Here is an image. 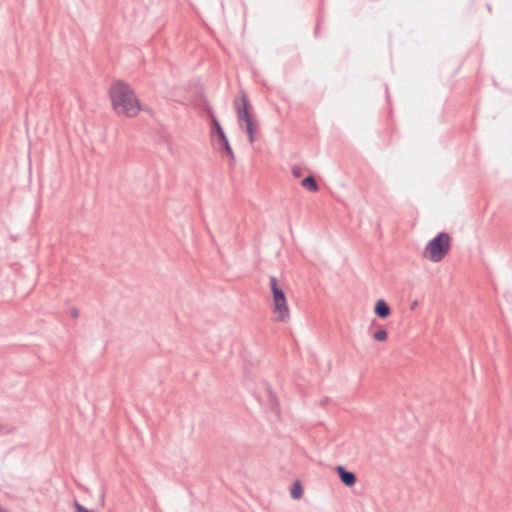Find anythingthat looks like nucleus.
Segmentation results:
<instances>
[{"label": "nucleus", "mask_w": 512, "mask_h": 512, "mask_svg": "<svg viewBox=\"0 0 512 512\" xmlns=\"http://www.w3.org/2000/svg\"><path fill=\"white\" fill-rule=\"evenodd\" d=\"M109 97L112 108L118 115L132 118L137 116L142 109L134 90L122 80L112 82L109 88Z\"/></svg>", "instance_id": "f257e3e1"}, {"label": "nucleus", "mask_w": 512, "mask_h": 512, "mask_svg": "<svg viewBox=\"0 0 512 512\" xmlns=\"http://www.w3.org/2000/svg\"><path fill=\"white\" fill-rule=\"evenodd\" d=\"M451 248V237L447 232H439L426 245L423 256L432 261L440 262L448 254Z\"/></svg>", "instance_id": "f03ea898"}, {"label": "nucleus", "mask_w": 512, "mask_h": 512, "mask_svg": "<svg viewBox=\"0 0 512 512\" xmlns=\"http://www.w3.org/2000/svg\"><path fill=\"white\" fill-rule=\"evenodd\" d=\"M269 281L273 301L272 311L276 315L277 321L286 323L290 319V311L285 292L278 284V280L275 276H270Z\"/></svg>", "instance_id": "7ed1b4c3"}, {"label": "nucleus", "mask_w": 512, "mask_h": 512, "mask_svg": "<svg viewBox=\"0 0 512 512\" xmlns=\"http://www.w3.org/2000/svg\"><path fill=\"white\" fill-rule=\"evenodd\" d=\"M240 100H241L240 104L237 101L235 102L237 119H238L240 126H242V123H245V125L248 123H253L254 120H253L252 114L250 112L251 106H250L249 100H248L245 92H243V91L241 92Z\"/></svg>", "instance_id": "20e7f679"}, {"label": "nucleus", "mask_w": 512, "mask_h": 512, "mask_svg": "<svg viewBox=\"0 0 512 512\" xmlns=\"http://www.w3.org/2000/svg\"><path fill=\"white\" fill-rule=\"evenodd\" d=\"M335 471L337 472L339 479L345 486L352 487L353 485H355L357 477L354 472L347 470L342 465H337Z\"/></svg>", "instance_id": "39448f33"}, {"label": "nucleus", "mask_w": 512, "mask_h": 512, "mask_svg": "<svg viewBox=\"0 0 512 512\" xmlns=\"http://www.w3.org/2000/svg\"><path fill=\"white\" fill-rule=\"evenodd\" d=\"M374 313L377 317L386 319L391 315V308L384 299H379L375 303Z\"/></svg>", "instance_id": "423d86ee"}, {"label": "nucleus", "mask_w": 512, "mask_h": 512, "mask_svg": "<svg viewBox=\"0 0 512 512\" xmlns=\"http://www.w3.org/2000/svg\"><path fill=\"white\" fill-rule=\"evenodd\" d=\"M218 144H219V151L224 155H227L229 157V160H230V165H234L235 164V155H234V152H233V149L229 143V140L227 137L221 139L218 141Z\"/></svg>", "instance_id": "0eeeda50"}, {"label": "nucleus", "mask_w": 512, "mask_h": 512, "mask_svg": "<svg viewBox=\"0 0 512 512\" xmlns=\"http://www.w3.org/2000/svg\"><path fill=\"white\" fill-rule=\"evenodd\" d=\"M266 392H267V396H268L270 410L273 413L278 414L279 413V401L276 397V394L273 392L271 386L268 384H266Z\"/></svg>", "instance_id": "6e6552de"}, {"label": "nucleus", "mask_w": 512, "mask_h": 512, "mask_svg": "<svg viewBox=\"0 0 512 512\" xmlns=\"http://www.w3.org/2000/svg\"><path fill=\"white\" fill-rule=\"evenodd\" d=\"M211 124V133L217 136L218 141L227 137L220 122L213 114L211 115Z\"/></svg>", "instance_id": "1a4fd4ad"}, {"label": "nucleus", "mask_w": 512, "mask_h": 512, "mask_svg": "<svg viewBox=\"0 0 512 512\" xmlns=\"http://www.w3.org/2000/svg\"><path fill=\"white\" fill-rule=\"evenodd\" d=\"M301 185L311 192H317L319 190V185L312 175H309L302 179Z\"/></svg>", "instance_id": "9d476101"}, {"label": "nucleus", "mask_w": 512, "mask_h": 512, "mask_svg": "<svg viewBox=\"0 0 512 512\" xmlns=\"http://www.w3.org/2000/svg\"><path fill=\"white\" fill-rule=\"evenodd\" d=\"M290 495L293 499H300L303 495V486L299 480L293 482L292 487L290 489Z\"/></svg>", "instance_id": "9b49d317"}, {"label": "nucleus", "mask_w": 512, "mask_h": 512, "mask_svg": "<svg viewBox=\"0 0 512 512\" xmlns=\"http://www.w3.org/2000/svg\"><path fill=\"white\" fill-rule=\"evenodd\" d=\"M244 131L247 133L249 142L253 143L255 141V132H256V123H248L245 125Z\"/></svg>", "instance_id": "f8f14e48"}, {"label": "nucleus", "mask_w": 512, "mask_h": 512, "mask_svg": "<svg viewBox=\"0 0 512 512\" xmlns=\"http://www.w3.org/2000/svg\"><path fill=\"white\" fill-rule=\"evenodd\" d=\"M388 337V333L385 329L383 328H380L378 329L377 331H375L373 333V338L376 340V341H380V342H383L387 339Z\"/></svg>", "instance_id": "ddd939ff"}, {"label": "nucleus", "mask_w": 512, "mask_h": 512, "mask_svg": "<svg viewBox=\"0 0 512 512\" xmlns=\"http://www.w3.org/2000/svg\"><path fill=\"white\" fill-rule=\"evenodd\" d=\"M291 172H292V175L295 178H300V177H302V174H303L302 168L300 166H297V165L292 167Z\"/></svg>", "instance_id": "4468645a"}, {"label": "nucleus", "mask_w": 512, "mask_h": 512, "mask_svg": "<svg viewBox=\"0 0 512 512\" xmlns=\"http://www.w3.org/2000/svg\"><path fill=\"white\" fill-rule=\"evenodd\" d=\"M75 512H95L94 510L87 509L77 501L75 502Z\"/></svg>", "instance_id": "2eb2a0df"}, {"label": "nucleus", "mask_w": 512, "mask_h": 512, "mask_svg": "<svg viewBox=\"0 0 512 512\" xmlns=\"http://www.w3.org/2000/svg\"><path fill=\"white\" fill-rule=\"evenodd\" d=\"M70 314H71V316H72L73 318H77V317L79 316V311H78V309H77V308H72V309L70 310Z\"/></svg>", "instance_id": "dca6fc26"}, {"label": "nucleus", "mask_w": 512, "mask_h": 512, "mask_svg": "<svg viewBox=\"0 0 512 512\" xmlns=\"http://www.w3.org/2000/svg\"><path fill=\"white\" fill-rule=\"evenodd\" d=\"M328 402H329V398L325 397V398H323V399L321 400V402H320V403H321V405H322V406H324V405H326Z\"/></svg>", "instance_id": "f3484780"}, {"label": "nucleus", "mask_w": 512, "mask_h": 512, "mask_svg": "<svg viewBox=\"0 0 512 512\" xmlns=\"http://www.w3.org/2000/svg\"><path fill=\"white\" fill-rule=\"evenodd\" d=\"M3 432H9V430H5V426L3 424H0V433Z\"/></svg>", "instance_id": "a211bd4d"}, {"label": "nucleus", "mask_w": 512, "mask_h": 512, "mask_svg": "<svg viewBox=\"0 0 512 512\" xmlns=\"http://www.w3.org/2000/svg\"><path fill=\"white\" fill-rule=\"evenodd\" d=\"M416 305H417V302L415 301V302L412 304V309H413L414 307H416Z\"/></svg>", "instance_id": "6ab92c4d"}, {"label": "nucleus", "mask_w": 512, "mask_h": 512, "mask_svg": "<svg viewBox=\"0 0 512 512\" xmlns=\"http://www.w3.org/2000/svg\"><path fill=\"white\" fill-rule=\"evenodd\" d=\"M0 512H7V511H6V510H4V509H2V508H0Z\"/></svg>", "instance_id": "aec40b11"}]
</instances>
